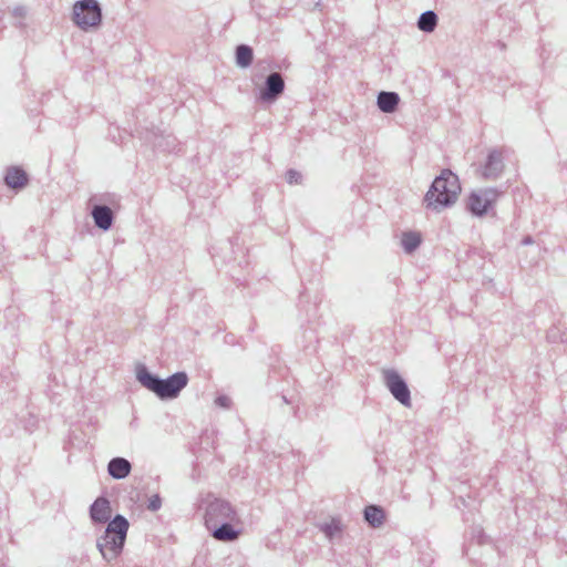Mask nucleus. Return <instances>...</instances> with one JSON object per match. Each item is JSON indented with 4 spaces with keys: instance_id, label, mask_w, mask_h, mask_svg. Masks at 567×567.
Masks as SVG:
<instances>
[{
    "instance_id": "f257e3e1",
    "label": "nucleus",
    "mask_w": 567,
    "mask_h": 567,
    "mask_svg": "<svg viewBox=\"0 0 567 567\" xmlns=\"http://www.w3.org/2000/svg\"><path fill=\"white\" fill-rule=\"evenodd\" d=\"M136 380L142 386L156 394L161 400L176 399L188 384V375L185 371L173 373L166 379L152 373L145 364L136 367Z\"/></svg>"
},
{
    "instance_id": "f03ea898",
    "label": "nucleus",
    "mask_w": 567,
    "mask_h": 567,
    "mask_svg": "<svg viewBox=\"0 0 567 567\" xmlns=\"http://www.w3.org/2000/svg\"><path fill=\"white\" fill-rule=\"evenodd\" d=\"M461 192V184L457 175L451 169H443L432 182L424 196L426 207L440 212L451 207L457 199Z\"/></svg>"
},
{
    "instance_id": "7ed1b4c3",
    "label": "nucleus",
    "mask_w": 567,
    "mask_h": 567,
    "mask_svg": "<svg viewBox=\"0 0 567 567\" xmlns=\"http://www.w3.org/2000/svg\"><path fill=\"white\" fill-rule=\"evenodd\" d=\"M128 520L121 514L115 515L96 540V547L106 561L116 559L125 545Z\"/></svg>"
},
{
    "instance_id": "20e7f679",
    "label": "nucleus",
    "mask_w": 567,
    "mask_h": 567,
    "mask_svg": "<svg viewBox=\"0 0 567 567\" xmlns=\"http://www.w3.org/2000/svg\"><path fill=\"white\" fill-rule=\"evenodd\" d=\"M72 20L83 31L99 28L102 23V8L97 0H79L73 4Z\"/></svg>"
},
{
    "instance_id": "39448f33",
    "label": "nucleus",
    "mask_w": 567,
    "mask_h": 567,
    "mask_svg": "<svg viewBox=\"0 0 567 567\" xmlns=\"http://www.w3.org/2000/svg\"><path fill=\"white\" fill-rule=\"evenodd\" d=\"M204 520L206 528H208L219 523L239 520V516L228 501L215 498L207 504Z\"/></svg>"
},
{
    "instance_id": "423d86ee",
    "label": "nucleus",
    "mask_w": 567,
    "mask_h": 567,
    "mask_svg": "<svg viewBox=\"0 0 567 567\" xmlns=\"http://www.w3.org/2000/svg\"><path fill=\"white\" fill-rule=\"evenodd\" d=\"M382 379L385 388L403 406H411V391L403 377L394 369L382 371Z\"/></svg>"
},
{
    "instance_id": "0eeeda50",
    "label": "nucleus",
    "mask_w": 567,
    "mask_h": 567,
    "mask_svg": "<svg viewBox=\"0 0 567 567\" xmlns=\"http://www.w3.org/2000/svg\"><path fill=\"white\" fill-rule=\"evenodd\" d=\"M286 84L281 73H269L259 91V100L265 103L276 102L285 92Z\"/></svg>"
},
{
    "instance_id": "6e6552de",
    "label": "nucleus",
    "mask_w": 567,
    "mask_h": 567,
    "mask_svg": "<svg viewBox=\"0 0 567 567\" xmlns=\"http://www.w3.org/2000/svg\"><path fill=\"white\" fill-rule=\"evenodd\" d=\"M240 523L239 520H228L224 523H219L215 526L208 527L210 536L223 543H233L239 538L241 535V529L236 528V525Z\"/></svg>"
},
{
    "instance_id": "1a4fd4ad",
    "label": "nucleus",
    "mask_w": 567,
    "mask_h": 567,
    "mask_svg": "<svg viewBox=\"0 0 567 567\" xmlns=\"http://www.w3.org/2000/svg\"><path fill=\"white\" fill-rule=\"evenodd\" d=\"M93 198L90 199L89 205L91 207L90 214L93 218L96 228L107 231L112 228L115 219L114 212L106 205L92 204Z\"/></svg>"
},
{
    "instance_id": "9d476101",
    "label": "nucleus",
    "mask_w": 567,
    "mask_h": 567,
    "mask_svg": "<svg viewBox=\"0 0 567 567\" xmlns=\"http://www.w3.org/2000/svg\"><path fill=\"white\" fill-rule=\"evenodd\" d=\"M504 171V162L502 152L498 150H492L486 158V162L482 169V176L485 179H496L501 176Z\"/></svg>"
},
{
    "instance_id": "9b49d317",
    "label": "nucleus",
    "mask_w": 567,
    "mask_h": 567,
    "mask_svg": "<svg viewBox=\"0 0 567 567\" xmlns=\"http://www.w3.org/2000/svg\"><path fill=\"white\" fill-rule=\"evenodd\" d=\"M111 514L110 501L104 496L97 497L90 506V518L94 524H109Z\"/></svg>"
},
{
    "instance_id": "f8f14e48",
    "label": "nucleus",
    "mask_w": 567,
    "mask_h": 567,
    "mask_svg": "<svg viewBox=\"0 0 567 567\" xmlns=\"http://www.w3.org/2000/svg\"><path fill=\"white\" fill-rule=\"evenodd\" d=\"M6 185L14 190L23 189L29 183L27 172L20 166H10L4 174Z\"/></svg>"
},
{
    "instance_id": "ddd939ff",
    "label": "nucleus",
    "mask_w": 567,
    "mask_h": 567,
    "mask_svg": "<svg viewBox=\"0 0 567 567\" xmlns=\"http://www.w3.org/2000/svg\"><path fill=\"white\" fill-rule=\"evenodd\" d=\"M132 464L124 457H113L107 464V473L114 480H123L131 473Z\"/></svg>"
},
{
    "instance_id": "4468645a",
    "label": "nucleus",
    "mask_w": 567,
    "mask_h": 567,
    "mask_svg": "<svg viewBox=\"0 0 567 567\" xmlns=\"http://www.w3.org/2000/svg\"><path fill=\"white\" fill-rule=\"evenodd\" d=\"M400 103V95L392 91H381L377 97V105L383 113H394Z\"/></svg>"
},
{
    "instance_id": "2eb2a0df",
    "label": "nucleus",
    "mask_w": 567,
    "mask_h": 567,
    "mask_svg": "<svg viewBox=\"0 0 567 567\" xmlns=\"http://www.w3.org/2000/svg\"><path fill=\"white\" fill-rule=\"evenodd\" d=\"M483 199L478 192H472L467 198V210L476 217L485 216L491 208Z\"/></svg>"
},
{
    "instance_id": "dca6fc26",
    "label": "nucleus",
    "mask_w": 567,
    "mask_h": 567,
    "mask_svg": "<svg viewBox=\"0 0 567 567\" xmlns=\"http://www.w3.org/2000/svg\"><path fill=\"white\" fill-rule=\"evenodd\" d=\"M364 520L369 526L378 528L383 525L385 519V512L379 505H368L363 511Z\"/></svg>"
},
{
    "instance_id": "f3484780",
    "label": "nucleus",
    "mask_w": 567,
    "mask_h": 567,
    "mask_svg": "<svg viewBox=\"0 0 567 567\" xmlns=\"http://www.w3.org/2000/svg\"><path fill=\"white\" fill-rule=\"evenodd\" d=\"M254 61V50L248 44H238L235 49L236 65L241 69H247Z\"/></svg>"
},
{
    "instance_id": "a211bd4d",
    "label": "nucleus",
    "mask_w": 567,
    "mask_h": 567,
    "mask_svg": "<svg viewBox=\"0 0 567 567\" xmlns=\"http://www.w3.org/2000/svg\"><path fill=\"white\" fill-rule=\"evenodd\" d=\"M439 17L433 10L422 12L417 19V28L426 33H431L437 27Z\"/></svg>"
},
{
    "instance_id": "6ab92c4d",
    "label": "nucleus",
    "mask_w": 567,
    "mask_h": 567,
    "mask_svg": "<svg viewBox=\"0 0 567 567\" xmlns=\"http://www.w3.org/2000/svg\"><path fill=\"white\" fill-rule=\"evenodd\" d=\"M422 237L416 231H404L401 236V246L406 254L414 252L421 245Z\"/></svg>"
},
{
    "instance_id": "aec40b11",
    "label": "nucleus",
    "mask_w": 567,
    "mask_h": 567,
    "mask_svg": "<svg viewBox=\"0 0 567 567\" xmlns=\"http://www.w3.org/2000/svg\"><path fill=\"white\" fill-rule=\"evenodd\" d=\"M546 338L550 343H566L567 332L561 327L554 324L548 329Z\"/></svg>"
},
{
    "instance_id": "412c9836",
    "label": "nucleus",
    "mask_w": 567,
    "mask_h": 567,
    "mask_svg": "<svg viewBox=\"0 0 567 567\" xmlns=\"http://www.w3.org/2000/svg\"><path fill=\"white\" fill-rule=\"evenodd\" d=\"M319 529L329 538L332 539L337 534L341 533V523L339 519L332 518L319 525Z\"/></svg>"
},
{
    "instance_id": "4be33fe9",
    "label": "nucleus",
    "mask_w": 567,
    "mask_h": 567,
    "mask_svg": "<svg viewBox=\"0 0 567 567\" xmlns=\"http://www.w3.org/2000/svg\"><path fill=\"white\" fill-rule=\"evenodd\" d=\"M480 195L484 198L483 200L487 204L489 208L494 206L497 198L501 195V192L495 187H486L477 190Z\"/></svg>"
},
{
    "instance_id": "5701e85b",
    "label": "nucleus",
    "mask_w": 567,
    "mask_h": 567,
    "mask_svg": "<svg viewBox=\"0 0 567 567\" xmlns=\"http://www.w3.org/2000/svg\"><path fill=\"white\" fill-rule=\"evenodd\" d=\"M302 181V175L300 172L290 168L286 172V182L290 185L300 184Z\"/></svg>"
},
{
    "instance_id": "b1692460",
    "label": "nucleus",
    "mask_w": 567,
    "mask_h": 567,
    "mask_svg": "<svg viewBox=\"0 0 567 567\" xmlns=\"http://www.w3.org/2000/svg\"><path fill=\"white\" fill-rule=\"evenodd\" d=\"M162 507V498L158 494L153 495L148 499L147 509L151 512H157Z\"/></svg>"
},
{
    "instance_id": "393cba45",
    "label": "nucleus",
    "mask_w": 567,
    "mask_h": 567,
    "mask_svg": "<svg viewBox=\"0 0 567 567\" xmlns=\"http://www.w3.org/2000/svg\"><path fill=\"white\" fill-rule=\"evenodd\" d=\"M215 404L223 409H229L231 405V400L229 396L220 394L215 399Z\"/></svg>"
},
{
    "instance_id": "a878e982",
    "label": "nucleus",
    "mask_w": 567,
    "mask_h": 567,
    "mask_svg": "<svg viewBox=\"0 0 567 567\" xmlns=\"http://www.w3.org/2000/svg\"><path fill=\"white\" fill-rule=\"evenodd\" d=\"M11 13L14 18L24 19L28 11L24 6L19 4L12 9Z\"/></svg>"
},
{
    "instance_id": "bb28decb",
    "label": "nucleus",
    "mask_w": 567,
    "mask_h": 567,
    "mask_svg": "<svg viewBox=\"0 0 567 567\" xmlns=\"http://www.w3.org/2000/svg\"><path fill=\"white\" fill-rule=\"evenodd\" d=\"M534 243V239L532 236H525L523 239H522V245L526 246V245H530Z\"/></svg>"
},
{
    "instance_id": "cd10ccee",
    "label": "nucleus",
    "mask_w": 567,
    "mask_h": 567,
    "mask_svg": "<svg viewBox=\"0 0 567 567\" xmlns=\"http://www.w3.org/2000/svg\"><path fill=\"white\" fill-rule=\"evenodd\" d=\"M498 45H499V48H501L502 50H504V49H505V43H503V42L498 41Z\"/></svg>"
},
{
    "instance_id": "c85d7f7f",
    "label": "nucleus",
    "mask_w": 567,
    "mask_h": 567,
    "mask_svg": "<svg viewBox=\"0 0 567 567\" xmlns=\"http://www.w3.org/2000/svg\"><path fill=\"white\" fill-rule=\"evenodd\" d=\"M282 399H284V402L289 403L285 395L282 396Z\"/></svg>"
}]
</instances>
